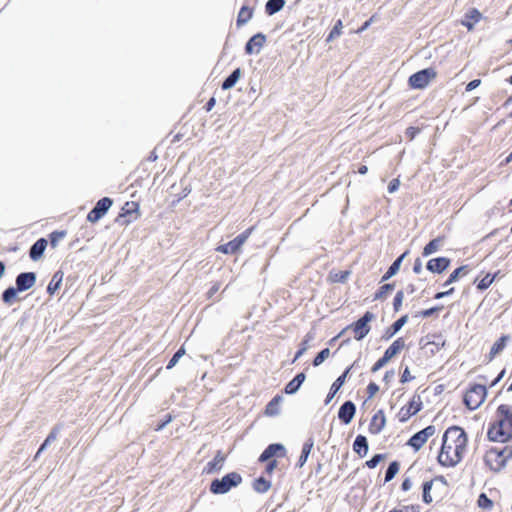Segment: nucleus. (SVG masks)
I'll return each instance as SVG.
<instances>
[{
  "mask_svg": "<svg viewBox=\"0 0 512 512\" xmlns=\"http://www.w3.org/2000/svg\"><path fill=\"white\" fill-rule=\"evenodd\" d=\"M405 347V341L402 338L396 339L385 351L384 356L390 361Z\"/></svg>",
  "mask_w": 512,
  "mask_h": 512,
  "instance_id": "nucleus-23",
  "label": "nucleus"
},
{
  "mask_svg": "<svg viewBox=\"0 0 512 512\" xmlns=\"http://www.w3.org/2000/svg\"><path fill=\"white\" fill-rule=\"evenodd\" d=\"M437 310H439V308L437 307H434V308H430V309H427V310H424L422 312V316L423 317H430L434 312H436Z\"/></svg>",
  "mask_w": 512,
  "mask_h": 512,
  "instance_id": "nucleus-63",
  "label": "nucleus"
},
{
  "mask_svg": "<svg viewBox=\"0 0 512 512\" xmlns=\"http://www.w3.org/2000/svg\"><path fill=\"white\" fill-rule=\"evenodd\" d=\"M403 299H404V293L402 291H398L396 293V296L394 298V303H393L394 309L396 311H398L400 309V307L402 305V302H403Z\"/></svg>",
  "mask_w": 512,
  "mask_h": 512,
  "instance_id": "nucleus-48",
  "label": "nucleus"
},
{
  "mask_svg": "<svg viewBox=\"0 0 512 512\" xmlns=\"http://www.w3.org/2000/svg\"><path fill=\"white\" fill-rule=\"evenodd\" d=\"M478 505L479 507L488 510L493 506V502L484 493H482L478 498Z\"/></svg>",
  "mask_w": 512,
  "mask_h": 512,
  "instance_id": "nucleus-43",
  "label": "nucleus"
},
{
  "mask_svg": "<svg viewBox=\"0 0 512 512\" xmlns=\"http://www.w3.org/2000/svg\"><path fill=\"white\" fill-rule=\"evenodd\" d=\"M498 452H500L503 456H505L506 462L508 459L512 458V448L511 447H505L501 450L498 449Z\"/></svg>",
  "mask_w": 512,
  "mask_h": 512,
  "instance_id": "nucleus-55",
  "label": "nucleus"
},
{
  "mask_svg": "<svg viewBox=\"0 0 512 512\" xmlns=\"http://www.w3.org/2000/svg\"><path fill=\"white\" fill-rule=\"evenodd\" d=\"M432 486H433V481H427L423 485V501L427 504H429L433 501V498L430 493Z\"/></svg>",
  "mask_w": 512,
  "mask_h": 512,
  "instance_id": "nucleus-39",
  "label": "nucleus"
},
{
  "mask_svg": "<svg viewBox=\"0 0 512 512\" xmlns=\"http://www.w3.org/2000/svg\"><path fill=\"white\" fill-rule=\"evenodd\" d=\"M407 253L408 252L403 253L400 257H398L392 263V265L389 267V269L386 271V273L382 277L381 282L387 281L388 279H390L391 277H393L394 275H396L398 273L401 263H402L403 259L406 257Z\"/></svg>",
  "mask_w": 512,
  "mask_h": 512,
  "instance_id": "nucleus-24",
  "label": "nucleus"
},
{
  "mask_svg": "<svg viewBox=\"0 0 512 512\" xmlns=\"http://www.w3.org/2000/svg\"><path fill=\"white\" fill-rule=\"evenodd\" d=\"M185 355V349L183 347H181L174 355L173 357L171 358V360L169 361L168 365H167V369H171L173 368L177 363L178 361L180 360L181 357H183Z\"/></svg>",
  "mask_w": 512,
  "mask_h": 512,
  "instance_id": "nucleus-42",
  "label": "nucleus"
},
{
  "mask_svg": "<svg viewBox=\"0 0 512 512\" xmlns=\"http://www.w3.org/2000/svg\"><path fill=\"white\" fill-rule=\"evenodd\" d=\"M308 349V345H307V341H304L302 343V347L297 351L296 355H295V358H294V362L299 359Z\"/></svg>",
  "mask_w": 512,
  "mask_h": 512,
  "instance_id": "nucleus-56",
  "label": "nucleus"
},
{
  "mask_svg": "<svg viewBox=\"0 0 512 512\" xmlns=\"http://www.w3.org/2000/svg\"><path fill=\"white\" fill-rule=\"evenodd\" d=\"M313 441L311 439H309L308 441H306L303 445V448H302V453L299 457V460H298V466L299 467H303L304 464L306 463L307 459H308V456L309 454L311 453V450L313 448Z\"/></svg>",
  "mask_w": 512,
  "mask_h": 512,
  "instance_id": "nucleus-31",
  "label": "nucleus"
},
{
  "mask_svg": "<svg viewBox=\"0 0 512 512\" xmlns=\"http://www.w3.org/2000/svg\"><path fill=\"white\" fill-rule=\"evenodd\" d=\"M399 186H400V181H399V179H393V180L389 183V185H388V192H389V193H394V192H396V191L398 190Z\"/></svg>",
  "mask_w": 512,
  "mask_h": 512,
  "instance_id": "nucleus-52",
  "label": "nucleus"
},
{
  "mask_svg": "<svg viewBox=\"0 0 512 512\" xmlns=\"http://www.w3.org/2000/svg\"><path fill=\"white\" fill-rule=\"evenodd\" d=\"M375 319V315L369 311H367L363 317H361L358 321H356L351 327L346 328L341 332L342 335L349 328L353 329L355 334V339L361 340L363 339L370 331L369 323Z\"/></svg>",
  "mask_w": 512,
  "mask_h": 512,
  "instance_id": "nucleus-6",
  "label": "nucleus"
},
{
  "mask_svg": "<svg viewBox=\"0 0 512 512\" xmlns=\"http://www.w3.org/2000/svg\"><path fill=\"white\" fill-rule=\"evenodd\" d=\"M266 42V36L262 33H257L247 42L245 46V51L247 54L259 53L261 48L264 46Z\"/></svg>",
  "mask_w": 512,
  "mask_h": 512,
  "instance_id": "nucleus-12",
  "label": "nucleus"
},
{
  "mask_svg": "<svg viewBox=\"0 0 512 512\" xmlns=\"http://www.w3.org/2000/svg\"><path fill=\"white\" fill-rule=\"evenodd\" d=\"M285 6V0H268L265 5V11L268 15H273Z\"/></svg>",
  "mask_w": 512,
  "mask_h": 512,
  "instance_id": "nucleus-27",
  "label": "nucleus"
},
{
  "mask_svg": "<svg viewBox=\"0 0 512 512\" xmlns=\"http://www.w3.org/2000/svg\"><path fill=\"white\" fill-rule=\"evenodd\" d=\"M47 247V240L40 238L31 247L29 255L33 261H38L42 258L44 251Z\"/></svg>",
  "mask_w": 512,
  "mask_h": 512,
  "instance_id": "nucleus-17",
  "label": "nucleus"
},
{
  "mask_svg": "<svg viewBox=\"0 0 512 512\" xmlns=\"http://www.w3.org/2000/svg\"><path fill=\"white\" fill-rule=\"evenodd\" d=\"M375 21V15H373L369 20H367L360 28L359 30L357 31L358 33H361L363 31H365L370 25L372 22Z\"/></svg>",
  "mask_w": 512,
  "mask_h": 512,
  "instance_id": "nucleus-59",
  "label": "nucleus"
},
{
  "mask_svg": "<svg viewBox=\"0 0 512 512\" xmlns=\"http://www.w3.org/2000/svg\"><path fill=\"white\" fill-rule=\"evenodd\" d=\"M242 75L241 69L237 68L235 69L232 74L225 79V81L222 84V89L228 90L235 86V84L238 82Z\"/></svg>",
  "mask_w": 512,
  "mask_h": 512,
  "instance_id": "nucleus-28",
  "label": "nucleus"
},
{
  "mask_svg": "<svg viewBox=\"0 0 512 512\" xmlns=\"http://www.w3.org/2000/svg\"><path fill=\"white\" fill-rule=\"evenodd\" d=\"M283 402V397L280 395L275 396L266 406L265 414L267 416H277L280 413V405Z\"/></svg>",
  "mask_w": 512,
  "mask_h": 512,
  "instance_id": "nucleus-22",
  "label": "nucleus"
},
{
  "mask_svg": "<svg viewBox=\"0 0 512 512\" xmlns=\"http://www.w3.org/2000/svg\"><path fill=\"white\" fill-rule=\"evenodd\" d=\"M253 487H254L255 491H257L259 493H265L270 489L271 483L268 480H266L265 478L260 477L254 482Z\"/></svg>",
  "mask_w": 512,
  "mask_h": 512,
  "instance_id": "nucleus-35",
  "label": "nucleus"
},
{
  "mask_svg": "<svg viewBox=\"0 0 512 512\" xmlns=\"http://www.w3.org/2000/svg\"><path fill=\"white\" fill-rule=\"evenodd\" d=\"M305 380V374L304 373H299L298 375H296V377L294 379H292L285 387V392L287 394H294L298 391V389L300 388V386L302 385V383L304 382Z\"/></svg>",
  "mask_w": 512,
  "mask_h": 512,
  "instance_id": "nucleus-26",
  "label": "nucleus"
},
{
  "mask_svg": "<svg viewBox=\"0 0 512 512\" xmlns=\"http://www.w3.org/2000/svg\"><path fill=\"white\" fill-rule=\"evenodd\" d=\"M384 459V455L382 454H377V455H374L369 461L366 462V465L369 467V468H375L380 461H382Z\"/></svg>",
  "mask_w": 512,
  "mask_h": 512,
  "instance_id": "nucleus-46",
  "label": "nucleus"
},
{
  "mask_svg": "<svg viewBox=\"0 0 512 512\" xmlns=\"http://www.w3.org/2000/svg\"><path fill=\"white\" fill-rule=\"evenodd\" d=\"M276 467H277V462L275 460H273L268 463L266 470L268 473H272Z\"/></svg>",
  "mask_w": 512,
  "mask_h": 512,
  "instance_id": "nucleus-64",
  "label": "nucleus"
},
{
  "mask_svg": "<svg viewBox=\"0 0 512 512\" xmlns=\"http://www.w3.org/2000/svg\"><path fill=\"white\" fill-rule=\"evenodd\" d=\"M389 362V360L383 355L382 358H380L372 367V371L373 372H376L378 371L379 369H381L382 367H384L387 363Z\"/></svg>",
  "mask_w": 512,
  "mask_h": 512,
  "instance_id": "nucleus-49",
  "label": "nucleus"
},
{
  "mask_svg": "<svg viewBox=\"0 0 512 512\" xmlns=\"http://www.w3.org/2000/svg\"><path fill=\"white\" fill-rule=\"evenodd\" d=\"M441 244H442L441 238H436V239L431 240L424 247L423 256H429L430 254L435 253L436 251L439 250V248L441 247Z\"/></svg>",
  "mask_w": 512,
  "mask_h": 512,
  "instance_id": "nucleus-33",
  "label": "nucleus"
},
{
  "mask_svg": "<svg viewBox=\"0 0 512 512\" xmlns=\"http://www.w3.org/2000/svg\"><path fill=\"white\" fill-rule=\"evenodd\" d=\"M16 294H17L16 289H14V288H8V289L3 293L2 297H3V300H4L5 302H11V301L15 298Z\"/></svg>",
  "mask_w": 512,
  "mask_h": 512,
  "instance_id": "nucleus-47",
  "label": "nucleus"
},
{
  "mask_svg": "<svg viewBox=\"0 0 512 512\" xmlns=\"http://www.w3.org/2000/svg\"><path fill=\"white\" fill-rule=\"evenodd\" d=\"M421 406H422V402H421V398L420 396H417V395H414L408 406L407 407H403L401 410H400V420L401 421H406L408 420L412 415L416 414L418 411H420L421 409Z\"/></svg>",
  "mask_w": 512,
  "mask_h": 512,
  "instance_id": "nucleus-11",
  "label": "nucleus"
},
{
  "mask_svg": "<svg viewBox=\"0 0 512 512\" xmlns=\"http://www.w3.org/2000/svg\"><path fill=\"white\" fill-rule=\"evenodd\" d=\"M436 71L433 68L420 70L409 77L408 83L414 89L425 88L435 77Z\"/></svg>",
  "mask_w": 512,
  "mask_h": 512,
  "instance_id": "nucleus-5",
  "label": "nucleus"
},
{
  "mask_svg": "<svg viewBox=\"0 0 512 512\" xmlns=\"http://www.w3.org/2000/svg\"><path fill=\"white\" fill-rule=\"evenodd\" d=\"M349 275V271H331L329 280L333 283H343L348 279Z\"/></svg>",
  "mask_w": 512,
  "mask_h": 512,
  "instance_id": "nucleus-34",
  "label": "nucleus"
},
{
  "mask_svg": "<svg viewBox=\"0 0 512 512\" xmlns=\"http://www.w3.org/2000/svg\"><path fill=\"white\" fill-rule=\"evenodd\" d=\"M487 435L495 442H506L512 438V405L503 404L497 408L495 421Z\"/></svg>",
  "mask_w": 512,
  "mask_h": 512,
  "instance_id": "nucleus-2",
  "label": "nucleus"
},
{
  "mask_svg": "<svg viewBox=\"0 0 512 512\" xmlns=\"http://www.w3.org/2000/svg\"><path fill=\"white\" fill-rule=\"evenodd\" d=\"M379 391V386L376 383H370L367 387V392L369 394V399L373 398L375 394Z\"/></svg>",
  "mask_w": 512,
  "mask_h": 512,
  "instance_id": "nucleus-51",
  "label": "nucleus"
},
{
  "mask_svg": "<svg viewBox=\"0 0 512 512\" xmlns=\"http://www.w3.org/2000/svg\"><path fill=\"white\" fill-rule=\"evenodd\" d=\"M486 463L494 471H500L506 465L505 456L498 449H491L485 457Z\"/></svg>",
  "mask_w": 512,
  "mask_h": 512,
  "instance_id": "nucleus-10",
  "label": "nucleus"
},
{
  "mask_svg": "<svg viewBox=\"0 0 512 512\" xmlns=\"http://www.w3.org/2000/svg\"><path fill=\"white\" fill-rule=\"evenodd\" d=\"M394 288L393 284H384L375 295V299L384 298Z\"/></svg>",
  "mask_w": 512,
  "mask_h": 512,
  "instance_id": "nucleus-44",
  "label": "nucleus"
},
{
  "mask_svg": "<svg viewBox=\"0 0 512 512\" xmlns=\"http://www.w3.org/2000/svg\"><path fill=\"white\" fill-rule=\"evenodd\" d=\"M419 132L418 128L415 127H409L406 129V136L409 137L410 140L414 139V137Z\"/></svg>",
  "mask_w": 512,
  "mask_h": 512,
  "instance_id": "nucleus-57",
  "label": "nucleus"
},
{
  "mask_svg": "<svg viewBox=\"0 0 512 512\" xmlns=\"http://www.w3.org/2000/svg\"><path fill=\"white\" fill-rule=\"evenodd\" d=\"M57 439V433L55 430L51 431L50 434L45 439V442L48 443V445L52 442H54Z\"/></svg>",
  "mask_w": 512,
  "mask_h": 512,
  "instance_id": "nucleus-60",
  "label": "nucleus"
},
{
  "mask_svg": "<svg viewBox=\"0 0 512 512\" xmlns=\"http://www.w3.org/2000/svg\"><path fill=\"white\" fill-rule=\"evenodd\" d=\"M482 15L477 9H472L465 15V20L462 24L467 27L469 31L473 30L474 25L480 21Z\"/></svg>",
  "mask_w": 512,
  "mask_h": 512,
  "instance_id": "nucleus-20",
  "label": "nucleus"
},
{
  "mask_svg": "<svg viewBox=\"0 0 512 512\" xmlns=\"http://www.w3.org/2000/svg\"><path fill=\"white\" fill-rule=\"evenodd\" d=\"M466 273H467V266H461V267L457 268L449 276L448 280L444 283V286H448L451 283L456 282L460 276L465 275Z\"/></svg>",
  "mask_w": 512,
  "mask_h": 512,
  "instance_id": "nucleus-36",
  "label": "nucleus"
},
{
  "mask_svg": "<svg viewBox=\"0 0 512 512\" xmlns=\"http://www.w3.org/2000/svg\"><path fill=\"white\" fill-rule=\"evenodd\" d=\"M62 280H63V273L61 271H58L53 275L52 280L50 281V283L47 287V291L50 295L54 294L59 289V287L62 283Z\"/></svg>",
  "mask_w": 512,
  "mask_h": 512,
  "instance_id": "nucleus-30",
  "label": "nucleus"
},
{
  "mask_svg": "<svg viewBox=\"0 0 512 512\" xmlns=\"http://www.w3.org/2000/svg\"><path fill=\"white\" fill-rule=\"evenodd\" d=\"M480 84H481V80L480 79L472 80L471 82H469L467 84L466 91L470 92V91L476 89Z\"/></svg>",
  "mask_w": 512,
  "mask_h": 512,
  "instance_id": "nucleus-54",
  "label": "nucleus"
},
{
  "mask_svg": "<svg viewBox=\"0 0 512 512\" xmlns=\"http://www.w3.org/2000/svg\"><path fill=\"white\" fill-rule=\"evenodd\" d=\"M398 471H399V464L396 461L390 463V465L386 471L385 481L386 482L391 481L395 477V475L398 473Z\"/></svg>",
  "mask_w": 512,
  "mask_h": 512,
  "instance_id": "nucleus-38",
  "label": "nucleus"
},
{
  "mask_svg": "<svg viewBox=\"0 0 512 512\" xmlns=\"http://www.w3.org/2000/svg\"><path fill=\"white\" fill-rule=\"evenodd\" d=\"M450 264V260L446 257L433 258L428 261L427 269L432 273H441Z\"/></svg>",
  "mask_w": 512,
  "mask_h": 512,
  "instance_id": "nucleus-16",
  "label": "nucleus"
},
{
  "mask_svg": "<svg viewBox=\"0 0 512 512\" xmlns=\"http://www.w3.org/2000/svg\"><path fill=\"white\" fill-rule=\"evenodd\" d=\"M407 319H408V317L405 315V316H402L401 318H399L397 321H395L394 324L392 325L393 331H392L391 335H394L395 333H397L407 322Z\"/></svg>",
  "mask_w": 512,
  "mask_h": 512,
  "instance_id": "nucleus-45",
  "label": "nucleus"
},
{
  "mask_svg": "<svg viewBox=\"0 0 512 512\" xmlns=\"http://www.w3.org/2000/svg\"><path fill=\"white\" fill-rule=\"evenodd\" d=\"M253 16V9L248 6H243L237 17V25L242 26L246 24Z\"/></svg>",
  "mask_w": 512,
  "mask_h": 512,
  "instance_id": "nucleus-29",
  "label": "nucleus"
},
{
  "mask_svg": "<svg viewBox=\"0 0 512 512\" xmlns=\"http://www.w3.org/2000/svg\"><path fill=\"white\" fill-rule=\"evenodd\" d=\"M277 455L284 456L285 455V447L282 444H271L260 455L259 461L265 462V461H268L273 456H277Z\"/></svg>",
  "mask_w": 512,
  "mask_h": 512,
  "instance_id": "nucleus-15",
  "label": "nucleus"
},
{
  "mask_svg": "<svg viewBox=\"0 0 512 512\" xmlns=\"http://www.w3.org/2000/svg\"><path fill=\"white\" fill-rule=\"evenodd\" d=\"M412 487V483L410 481V479L406 478L403 482H402V489L404 491H408L410 490Z\"/></svg>",
  "mask_w": 512,
  "mask_h": 512,
  "instance_id": "nucleus-62",
  "label": "nucleus"
},
{
  "mask_svg": "<svg viewBox=\"0 0 512 512\" xmlns=\"http://www.w3.org/2000/svg\"><path fill=\"white\" fill-rule=\"evenodd\" d=\"M251 230H252V228H250L246 232L238 235L232 241H230V242H228L226 244L218 246L216 248V251L224 253V254H234V253H237L241 249L243 244L247 241V239H248V237H249V235L251 233Z\"/></svg>",
  "mask_w": 512,
  "mask_h": 512,
  "instance_id": "nucleus-7",
  "label": "nucleus"
},
{
  "mask_svg": "<svg viewBox=\"0 0 512 512\" xmlns=\"http://www.w3.org/2000/svg\"><path fill=\"white\" fill-rule=\"evenodd\" d=\"M225 461V456L222 454V452L218 451L215 457L212 461L207 463V466L205 467V471L208 474L214 473L216 471L221 470L223 467V463Z\"/></svg>",
  "mask_w": 512,
  "mask_h": 512,
  "instance_id": "nucleus-19",
  "label": "nucleus"
},
{
  "mask_svg": "<svg viewBox=\"0 0 512 512\" xmlns=\"http://www.w3.org/2000/svg\"><path fill=\"white\" fill-rule=\"evenodd\" d=\"M508 336H502L499 340H497L490 350V358H494L497 354H499L506 346L508 341Z\"/></svg>",
  "mask_w": 512,
  "mask_h": 512,
  "instance_id": "nucleus-32",
  "label": "nucleus"
},
{
  "mask_svg": "<svg viewBox=\"0 0 512 512\" xmlns=\"http://www.w3.org/2000/svg\"><path fill=\"white\" fill-rule=\"evenodd\" d=\"M412 379H413V377L410 375L409 368L406 367L405 370L403 371L402 376H401V382L405 383V382H408V381H410Z\"/></svg>",
  "mask_w": 512,
  "mask_h": 512,
  "instance_id": "nucleus-58",
  "label": "nucleus"
},
{
  "mask_svg": "<svg viewBox=\"0 0 512 512\" xmlns=\"http://www.w3.org/2000/svg\"><path fill=\"white\" fill-rule=\"evenodd\" d=\"M436 432L434 426L430 425L423 430L414 434L408 441V445L413 447L416 451L420 450L427 440L432 437Z\"/></svg>",
  "mask_w": 512,
  "mask_h": 512,
  "instance_id": "nucleus-9",
  "label": "nucleus"
},
{
  "mask_svg": "<svg viewBox=\"0 0 512 512\" xmlns=\"http://www.w3.org/2000/svg\"><path fill=\"white\" fill-rule=\"evenodd\" d=\"M487 390L484 385H474L464 397V402L470 410H475L484 402Z\"/></svg>",
  "mask_w": 512,
  "mask_h": 512,
  "instance_id": "nucleus-4",
  "label": "nucleus"
},
{
  "mask_svg": "<svg viewBox=\"0 0 512 512\" xmlns=\"http://www.w3.org/2000/svg\"><path fill=\"white\" fill-rule=\"evenodd\" d=\"M242 482V477L237 472H231L221 479H214L210 485V491L213 494H225L233 487H237Z\"/></svg>",
  "mask_w": 512,
  "mask_h": 512,
  "instance_id": "nucleus-3",
  "label": "nucleus"
},
{
  "mask_svg": "<svg viewBox=\"0 0 512 512\" xmlns=\"http://www.w3.org/2000/svg\"><path fill=\"white\" fill-rule=\"evenodd\" d=\"M63 236H64L63 232H61V233H57V232L52 233L51 236H50L51 245L55 247L57 245V242H58L59 238H62Z\"/></svg>",
  "mask_w": 512,
  "mask_h": 512,
  "instance_id": "nucleus-53",
  "label": "nucleus"
},
{
  "mask_svg": "<svg viewBox=\"0 0 512 512\" xmlns=\"http://www.w3.org/2000/svg\"><path fill=\"white\" fill-rule=\"evenodd\" d=\"M413 271L416 273V274H419L421 273L422 271V262L420 259H417L414 263V267H413Z\"/></svg>",
  "mask_w": 512,
  "mask_h": 512,
  "instance_id": "nucleus-61",
  "label": "nucleus"
},
{
  "mask_svg": "<svg viewBox=\"0 0 512 512\" xmlns=\"http://www.w3.org/2000/svg\"><path fill=\"white\" fill-rule=\"evenodd\" d=\"M386 424V418L383 413V411H378L372 418L371 424H370V430L373 433H379Z\"/></svg>",
  "mask_w": 512,
  "mask_h": 512,
  "instance_id": "nucleus-21",
  "label": "nucleus"
},
{
  "mask_svg": "<svg viewBox=\"0 0 512 512\" xmlns=\"http://www.w3.org/2000/svg\"><path fill=\"white\" fill-rule=\"evenodd\" d=\"M330 356V350L328 348L323 349L317 354L313 361L314 366L321 365Z\"/></svg>",
  "mask_w": 512,
  "mask_h": 512,
  "instance_id": "nucleus-40",
  "label": "nucleus"
},
{
  "mask_svg": "<svg viewBox=\"0 0 512 512\" xmlns=\"http://www.w3.org/2000/svg\"><path fill=\"white\" fill-rule=\"evenodd\" d=\"M354 451L361 457H364L368 453V442L365 436L358 435L353 444Z\"/></svg>",
  "mask_w": 512,
  "mask_h": 512,
  "instance_id": "nucleus-25",
  "label": "nucleus"
},
{
  "mask_svg": "<svg viewBox=\"0 0 512 512\" xmlns=\"http://www.w3.org/2000/svg\"><path fill=\"white\" fill-rule=\"evenodd\" d=\"M36 282V276L32 272L21 273L16 279L17 289L19 291H25L34 286Z\"/></svg>",
  "mask_w": 512,
  "mask_h": 512,
  "instance_id": "nucleus-14",
  "label": "nucleus"
},
{
  "mask_svg": "<svg viewBox=\"0 0 512 512\" xmlns=\"http://www.w3.org/2000/svg\"><path fill=\"white\" fill-rule=\"evenodd\" d=\"M467 446L465 431L458 427L448 428L442 437V446L438 454V462L445 467L457 465L463 458Z\"/></svg>",
  "mask_w": 512,
  "mask_h": 512,
  "instance_id": "nucleus-1",
  "label": "nucleus"
},
{
  "mask_svg": "<svg viewBox=\"0 0 512 512\" xmlns=\"http://www.w3.org/2000/svg\"><path fill=\"white\" fill-rule=\"evenodd\" d=\"M342 29H343V23L341 20H338L335 23L331 32L329 33V35L327 37V41H332L333 39L339 37L342 34Z\"/></svg>",
  "mask_w": 512,
  "mask_h": 512,
  "instance_id": "nucleus-37",
  "label": "nucleus"
},
{
  "mask_svg": "<svg viewBox=\"0 0 512 512\" xmlns=\"http://www.w3.org/2000/svg\"><path fill=\"white\" fill-rule=\"evenodd\" d=\"M351 368H347L344 373L339 376L335 381L334 383L332 384L331 386V390H330V393L328 394L327 396V399H326V404H328L332 398L335 396V394L337 393V391L344 385L345 381H346V378H347V375L349 374Z\"/></svg>",
  "mask_w": 512,
  "mask_h": 512,
  "instance_id": "nucleus-18",
  "label": "nucleus"
},
{
  "mask_svg": "<svg viewBox=\"0 0 512 512\" xmlns=\"http://www.w3.org/2000/svg\"><path fill=\"white\" fill-rule=\"evenodd\" d=\"M355 412L356 407L354 403L347 401L340 407L338 417L343 423L349 424L354 418Z\"/></svg>",
  "mask_w": 512,
  "mask_h": 512,
  "instance_id": "nucleus-13",
  "label": "nucleus"
},
{
  "mask_svg": "<svg viewBox=\"0 0 512 512\" xmlns=\"http://www.w3.org/2000/svg\"><path fill=\"white\" fill-rule=\"evenodd\" d=\"M495 275L487 274L485 275L478 283V289L485 290L487 289L494 281Z\"/></svg>",
  "mask_w": 512,
  "mask_h": 512,
  "instance_id": "nucleus-41",
  "label": "nucleus"
},
{
  "mask_svg": "<svg viewBox=\"0 0 512 512\" xmlns=\"http://www.w3.org/2000/svg\"><path fill=\"white\" fill-rule=\"evenodd\" d=\"M390 512H418V507L413 505L402 506L398 509L391 510Z\"/></svg>",
  "mask_w": 512,
  "mask_h": 512,
  "instance_id": "nucleus-50",
  "label": "nucleus"
},
{
  "mask_svg": "<svg viewBox=\"0 0 512 512\" xmlns=\"http://www.w3.org/2000/svg\"><path fill=\"white\" fill-rule=\"evenodd\" d=\"M112 204L113 201L108 197L100 199L95 207L88 213L87 220L91 223L98 222L107 213Z\"/></svg>",
  "mask_w": 512,
  "mask_h": 512,
  "instance_id": "nucleus-8",
  "label": "nucleus"
}]
</instances>
